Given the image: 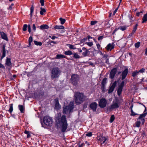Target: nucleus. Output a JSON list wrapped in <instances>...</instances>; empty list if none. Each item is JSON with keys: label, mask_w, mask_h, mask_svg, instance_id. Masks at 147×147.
I'll return each instance as SVG.
<instances>
[{"label": "nucleus", "mask_w": 147, "mask_h": 147, "mask_svg": "<svg viewBox=\"0 0 147 147\" xmlns=\"http://www.w3.org/2000/svg\"><path fill=\"white\" fill-rule=\"evenodd\" d=\"M75 102L77 105L82 103L86 99V96L82 93L77 92L74 94Z\"/></svg>", "instance_id": "f257e3e1"}, {"label": "nucleus", "mask_w": 147, "mask_h": 147, "mask_svg": "<svg viewBox=\"0 0 147 147\" xmlns=\"http://www.w3.org/2000/svg\"><path fill=\"white\" fill-rule=\"evenodd\" d=\"M59 123L61 126V131L63 132H65L67 128L68 124L65 115H63L62 116Z\"/></svg>", "instance_id": "f03ea898"}, {"label": "nucleus", "mask_w": 147, "mask_h": 147, "mask_svg": "<svg viewBox=\"0 0 147 147\" xmlns=\"http://www.w3.org/2000/svg\"><path fill=\"white\" fill-rule=\"evenodd\" d=\"M74 108V102H70L68 105L63 107V113L64 114L70 113L72 111Z\"/></svg>", "instance_id": "7ed1b4c3"}, {"label": "nucleus", "mask_w": 147, "mask_h": 147, "mask_svg": "<svg viewBox=\"0 0 147 147\" xmlns=\"http://www.w3.org/2000/svg\"><path fill=\"white\" fill-rule=\"evenodd\" d=\"M61 71L57 67L53 68L51 72V76L52 79L57 78L59 76Z\"/></svg>", "instance_id": "20e7f679"}, {"label": "nucleus", "mask_w": 147, "mask_h": 147, "mask_svg": "<svg viewBox=\"0 0 147 147\" xmlns=\"http://www.w3.org/2000/svg\"><path fill=\"white\" fill-rule=\"evenodd\" d=\"M43 122L45 125L51 126L52 125L53 120L51 117L49 116H45L43 118Z\"/></svg>", "instance_id": "39448f33"}, {"label": "nucleus", "mask_w": 147, "mask_h": 147, "mask_svg": "<svg viewBox=\"0 0 147 147\" xmlns=\"http://www.w3.org/2000/svg\"><path fill=\"white\" fill-rule=\"evenodd\" d=\"M147 114V113H146L142 114L140 115L138 119H140V120L141 121H137L136 123V127H138L140 126L141 122L142 124H143L144 121L145 119L144 118L145 116Z\"/></svg>", "instance_id": "423d86ee"}, {"label": "nucleus", "mask_w": 147, "mask_h": 147, "mask_svg": "<svg viewBox=\"0 0 147 147\" xmlns=\"http://www.w3.org/2000/svg\"><path fill=\"white\" fill-rule=\"evenodd\" d=\"M79 80V76L76 74H73L71 75V80L73 84L76 86L78 84Z\"/></svg>", "instance_id": "0eeeda50"}, {"label": "nucleus", "mask_w": 147, "mask_h": 147, "mask_svg": "<svg viewBox=\"0 0 147 147\" xmlns=\"http://www.w3.org/2000/svg\"><path fill=\"white\" fill-rule=\"evenodd\" d=\"M107 103V100L105 98L101 99L98 102V105L101 108H103L106 107Z\"/></svg>", "instance_id": "6e6552de"}, {"label": "nucleus", "mask_w": 147, "mask_h": 147, "mask_svg": "<svg viewBox=\"0 0 147 147\" xmlns=\"http://www.w3.org/2000/svg\"><path fill=\"white\" fill-rule=\"evenodd\" d=\"M119 107V105L117 101H113L112 104L109 107V109L111 110L114 109H117Z\"/></svg>", "instance_id": "1a4fd4ad"}, {"label": "nucleus", "mask_w": 147, "mask_h": 147, "mask_svg": "<svg viewBox=\"0 0 147 147\" xmlns=\"http://www.w3.org/2000/svg\"><path fill=\"white\" fill-rule=\"evenodd\" d=\"M98 105L95 102H93L89 105V107L94 112L96 111Z\"/></svg>", "instance_id": "9d476101"}, {"label": "nucleus", "mask_w": 147, "mask_h": 147, "mask_svg": "<svg viewBox=\"0 0 147 147\" xmlns=\"http://www.w3.org/2000/svg\"><path fill=\"white\" fill-rule=\"evenodd\" d=\"M117 71V69L116 68H114L111 70L109 75V77L111 79L114 78Z\"/></svg>", "instance_id": "9b49d317"}, {"label": "nucleus", "mask_w": 147, "mask_h": 147, "mask_svg": "<svg viewBox=\"0 0 147 147\" xmlns=\"http://www.w3.org/2000/svg\"><path fill=\"white\" fill-rule=\"evenodd\" d=\"M98 141L101 144H104L107 140V138L103 136L98 137Z\"/></svg>", "instance_id": "f8f14e48"}, {"label": "nucleus", "mask_w": 147, "mask_h": 147, "mask_svg": "<svg viewBox=\"0 0 147 147\" xmlns=\"http://www.w3.org/2000/svg\"><path fill=\"white\" fill-rule=\"evenodd\" d=\"M128 73V69H125L122 72L121 74V80H123L126 78Z\"/></svg>", "instance_id": "ddd939ff"}, {"label": "nucleus", "mask_w": 147, "mask_h": 147, "mask_svg": "<svg viewBox=\"0 0 147 147\" xmlns=\"http://www.w3.org/2000/svg\"><path fill=\"white\" fill-rule=\"evenodd\" d=\"M127 27L125 26H120L118 28L115 29L112 33L113 34H114L119 29H120L122 31H123L126 29Z\"/></svg>", "instance_id": "4468645a"}, {"label": "nucleus", "mask_w": 147, "mask_h": 147, "mask_svg": "<svg viewBox=\"0 0 147 147\" xmlns=\"http://www.w3.org/2000/svg\"><path fill=\"white\" fill-rule=\"evenodd\" d=\"M116 82H114L110 88L109 91L108 93H110L112 92L114 90L116 86Z\"/></svg>", "instance_id": "2eb2a0df"}, {"label": "nucleus", "mask_w": 147, "mask_h": 147, "mask_svg": "<svg viewBox=\"0 0 147 147\" xmlns=\"http://www.w3.org/2000/svg\"><path fill=\"white\" fill-rule=\"evenodd\" d=\"M5 48V45H4L2 47V55L1 57V60H2L5 56L6 49Z\"/></svg>", "instance_id": "dca6fc26"}, {"label": "nucleus", "mask_w": 147, "mask_h": 147, "mask_svg": "<svg viewBox=\"0 0 147 147\" xmlns=\"http://www.w3.org/2000/svg\"><path fill=\"white\" fill-rule=\"evenodd\" d=\"M114 45L113 43L112 44L111 43L109 44L106 47V49L108 50L111 51L112 49L114 48Z\"/></svg>", "instance_id": "f3484780"}, {"label": "nucleus", "mask_w": 147, "mask_h": 147, "mask_svg": "<svg viewBox=\"0 0 147 147\" xmlns=\"http://www.w3.org/2000/svg\"><path fill=\"white\" fill-rule=\"evenodd\" d=\"M55 109L57 110H59L61 108V106H60L58 100L57 99H55Z\"/></svg>", "instance_id": "a211bd4d"}, {"label": "nucleus", "mask_w": 147, "mask_h": 147, "mask_svg": "<svg viewBox=\"0 0 147 147\" xmlns=\"http://www.w3.org/2000/svg\"><path fill=\"white\" fill-rule=\"evenodd\" d=\"M1 38L7 41H8V39L6 34L3 32H2L1 34Z\"/></svg>", "instance_id": "6ab92c4d"}, {"label": "nucleus", "mask_w": 147, "mask_h": 147, "mask_svg": "<svg viewBox=\"0 0 147 147\" xmlns=\"http://www.w3.org/2000/svg\"><path fill=\"white\" fill-rule=\"evenodd\" d=\"M5 64L8 66H9L11 65V59L10 58H7Z\"/></svg>", "instance_id": "aec40b11"}, {"label": "nucleus", "mask_w": 147, "mask_h": 147, "mask_svg": "<svg viewBox=\"0 0 147 147\" xmlns=\"http://www.w3.org/2000/svg\"><path fill=\"white\" fill-rule=\"evenodd\" d=\"M54 28L55 29L61 30L63 29L64 28V27L62 25H56L55 26Z\"/></svg>", "instance_id": "412c9836"}, {"label": "nucleus", "mask_w": 147, "mask_h": 147, "mask_svg": "<svg viewBox=\"0 0 147 147\" xmlns=\"http://www.w3.org/2000/svg\"><path fill=\"white\" fill-rule=\"evenodd\" d=\"M138 26V25L137 24H136L134 26V27L133 29L132 32L131 33V34L129 35V36L133 35L134 33L135 32L137 28V26Z\"/></svg>", "instance_id": "4be33fe9"}, {"label": "nucleus", "mask_w": 147, "mask_h": 147, "mask_svg": "<svg viewBox=\"0 0 147 147\" xmlns=\"http://www.w3.org/2000/svg\"><path fill=\"white\" fill-rule=\"evenodd\" d=\"M40 29L44 30L48 29L49 26L47 25H42L40 26Z\"/></svg>", "instance_id": "5701e85b"}, {"label": "nucleus", "mask_w": 147, "mask_h": 147, "mask_svg": "<svg viewBox=\"0 0 147 147\" xmlns=\"http://www.w3.org/2000/svg\"><path fill=\"white\" fill-rule=\"evenodd\" d=\"M147 21V13L144 15L143 18L142 23H144L146 22Z\"/></svg>", "instance_id": "b1692460"}, {"label": "nucleus", "mask_w": 147, "mask_h": 147, "mask_svg": "<svg viewBox=\"0 0 147 147\" xmlns=\"http://www.w3.org/2000/svg\"><path fill=\"white\" fill-rule=\"evenodd\" d=\"M18 107L20 112L22 113H23L24 110V107L22 105H18Z\"/></svg>", "instance_id": "393cba45"}, {"label": "nucleus", "mask_w": 147, "mask_h": 147, "mask_svg": "<svg viewBox=\"0 0 147 147\" xmlns=\"http://www.w3.org/2000/svg\"><path fill=\"white\" fill-rule=\"evenodd\" d=\"M139 73V72L136 70L135 71L132 73V76L134 78Z\"/></svg>", "instance_id": "a878e982"}, {"label": "nucleus", "mask_w": 147, "mask_h": 147, "mask_svg": "<svg viewBox=\"0 0 147 147\" xmlns=\"http://www.w3.org/2000/svg\"><path fill=\"white\" fill-rule=\"evenodd\" d=\"M13 104H11L9 105V109L8 111L10 113H11L13 110Z\"/></svg>", "instance_id": "bb28decb"}, {"label": "nucleus", "mask_w": 147, "mask_h": 147, "mask_svg": "<svg viewBox=\"0 0 147 147\" xmlns=\"http://www.w3.org/2000/svg\"><path fill=\"white\" fill-rule=\"evenodd\" d=\"M107 80V78H105L102 80V82H101V84H102V86L103 87L105 86V84H106V83Z\"/></svg>", "instance_id": "cd10ccee"}, {"label": "nucleus", "mask_w": 147, "mask_h": 147, "mask_svg": "<svg viewBox=\"0 0 147 147\" xmlns=\"http://www.w3.org/2000/svg\"><path fill=\"white\" fill-rule=\"evenodd\" d=\"M57 59H60L61 58H65L66 56L64 55L61 54H58L56 55Z\"/></svg>", "instance_id": "c85d7f7f"}, {"label": "nucleus", "mask_w": 147, "mask_h": 147, "mask_svg": "<svg viewBox=\"0 0 147 147\" xmlns=\"http://www.w3.org/2000/svg\"><path fill=\"white\" fill-rule=\"evenodd\" d=\"M34 43L35 45L37 46H41L42 45V43L40 42H38L36 40L34 41Z\"/></svg>", "instance_id": "c756f323"}, {"label": "nucleus", "mask_w": 147, "mask_h": 147, "mask_svg": "<svg viewBox=\"0 0 147 147\" xmlns=\"http://www.w3.org/2000/svg\"><path fill=\"white\" fill-rule=\"evenodd\" d=\"M122 89L123 88H122L121 87H119L117 91V94L119 96L121 95L122 90Z\"/></svg>", "instance_id": "7c9ffc66"}, {"label": "nucleus", "mask_w": 147, "mask_h": 147, "mask_svg": "<svg viewBox=\"0 0 147 147\" xmlns=\"http://www.w3.org/2000/svg\"><path fill=\"white\" fill-rule=\"evenodd\" d=\"M64 53L66 55H71L73 54L72 52L71 51H68L64 52Z\"/></svg>", "instance_id": "2f4dec72"}, {"label": "nucleus", "mask_w": 147, "mask_h": 147, "mask_svg": "<svg viewBox=\"0 0 147 147\" xmlns=\"http://www.w3.org/2000/svg\"><path fill=\"white\" fill-rule=\"evenodd\" d=\"M72 54L73 55L75 59H79L81 57L79 55L76 53H74Z\"/></svg>", "instance_id": "473e14b6"}, {"label": "nucleus", "mask_w": 147, "mask_h": 147, "mask_svg": "<svg viewBox=\"0 0 147 147\" xmlns=\"http://www.w3.org/2000/svg\"><path fill=\"white\" fill-rule=\"evenodd\" d=\"M89 51L88 50H86L84 52L82 53V55L84 57L87 56V54Z\"/></svg>", "instance_id": "72a5a7b5"}, {"label": "nucleus", "mask_w": 147, "mask_h": 147, "mask_svg": "<svg viewBox=\"0 0 147 147\" xmlns=\"http://www.w3.org/2000/svg\"><path fill=\"white\" fill-rule=\"evenodd\" d=\"M40 9L41 10L40 11V14L41 15H43L44 14V13L46 12V10L44 8H43L42 7H41Z\"/></svg>", "instance_id": "f704fd0d"}, {"label": "nucleus", "mask_w": 147, "mask_h": 147, "mask_svg": "<svg viewBox=\"0 0 147 147\" xmlns=\"http://www.w3.org/2000/svg\"><path fill=\"white\" fill-rule=\"evenodd\" d=\"M127 17L130 20V22H132L134 21V20H132L133 17L132 15L129 14L127 16Z\"/></svg>", "instance_id": "c9c22d12"}, {"label": "nucleus", "mask_w": 147, "mask_h": 147, "mask_svg": "<svg viewBox=\"0 0 147 147\" xmlns=\"http://www.w3.org/2000/svg\"><path fill=\"white\" fill-rule=\"evenodd\" d=\"M59 20L61 22V24L62 25L64 24L65 22V20L62 18H59Z\"/></svg>", "instance_id": "e433bc0d"}, {"label": "nucleus", "mask_w": 147, "mask_h": 147, "mask_svg": "<svg viewBox=\"0 0 147 147\" xmlns=\"http://www.w3.org/2000/svg\"><path fill=\"white\" fill-rule=\"evenodd\" d=\"M67 45L68 46L70 49H75L76 48L73 45L71 44H67Z\"/></svg>", "instance_id": "4c0bfd02"}, {"label": "nucleus", "mask_w": 147, "mask_h": 147, "mask_svg": "<svg viewBox=\"0 0 147 147\" xmlns=\"http://www.w3.org/2000/svg\"><path fill=\"white\" fill-rule=\"evenodd\" d=\"M32 40L33 39L32 37V36L30 37L28 39V43L29 46L31 45V42L32 41Z\"/></svg>", "instance_id": "58836bf2"}, {"label": "nucleus", "mask_w": 147, "mask_h": 147, "mask_svg": "<svg viewBox=\"0 0 147 147\" xmlns=\"http://www.w3.org/2000/svg\"><path fill=\"white\" fill-rule=\"evenodd\" d=\"M115 119V117L114 115H112L110 117V122L111 123H112L114 120Z\"/></svg>", "instance_id": "ea45409f"}, {"label": "nucleus", "mask_w": 147, "mask_h": 147, "mask_svg": "<svg viewBox=\"0 0 147 147\" xmlns=\"http://www.w3.org/2000/svg\"><path fill=\"white\" fill-rule=\"evenodd\" d=\"M34 10V8L33 5H32L30 7V16L31 17L32 16V13L33 12Z\"/></svg>", "instance_id": "a19ab883"}, {"label": "nucleus", "mask_w": 147, "mask_h": 147, "mask_svg": "<svg viewBox=\"0 0 147 147\" xmlns=\"http://www.w3.org/2000/svg\"><path fill=\"white\" fill-rule=\"evenodd\" d=\"M28 27V25L26 24H25L24 25L23 28V30L24 31H25L27 30V28Z\"/></svg>", "instance_id": "79ce46f5"}, {"label": "nucleus", "mask_w": 147, "mask_h": 147, "mask_svg": "<svg viewBox=\"0 0 147 147\" xmlns=\"http://www.w3.org/2000/svg\"><path fill=\"white\" fill-rule=\"evenodd\" d=\"M124 84V81L122 82L119 86V87H121L123 88Z\"/></svg>", "instance_id": "37998d69"}, {"label": "nucleus", "mask_w": 147, "mask_h": 147, "mask_svg": "<svg viewBox=\"0 0 147 147\" xmlns=\"http://www.w3.org/2000/svg\"><path fill=\"white\" fill-rule=\"evenodd\" d=\"M85 43L89 47H91L93 45V43L92 42H86Z\"/></svg>", "instance_id": "c03bdc74"}, {"label": "nucleus", "mask_w": 147, "mask_h": 147, "mask_svg": "<svg viewBox=\"0 0 147 147\" xmlns=\"http://www.w3.org/2000/svg\"><path fill=\"white\" fill-rule=\"evenodd\" d=\"M98 22L96 21H91L90 23V24L91 25H93L95 24Z\"/></svg>", "instance_id": "a18cd8bd"}, {"label": "nucleus", "mask_w": 147, "mask_h": 147, "mask_svg": "<svg viewBox=\"0 0 147 147\" xmlns=\"http://www.w3.org/2000/svg\"><path fill=\"white\" fill-rule=\"evenodd\" d=\"M86 136L89 137H91L92 136V132H89L86 134Z\"/></svg>", "instance_id": "49530a36"}, {"label": "nucleus", "mask_w": 147, "mask_h": 147, "mask_svg": "<svg viewBox=\"0 0 147 147\" xmlns=\"http://www.w3.org/2000/svg\"><path fill=\"white\" fill-rule=\"evenodd\" d=\"M140 46V42H138L136 43L135 45V46L136 48H138Z\"/></svg>", "instance_id": "de8ad7c7"}, {"label": "nucleus", "mask_w": 147, "mask_h": 147, "mask_svg": "<svg viewBox=\"0 0 147 147\" xmlns=\"http://www.w3.org/2000/svg\"><path fill=\"white\" fill-rule=\"evenodd\" d=\"M108 55L107 54H105L103 55V57H102V58L106 59L108 58Z\"/></svg>", "instance_id": "09e8293b"}, {"label": "nucleus", "mask_w": 147, "mask_h": 147, "mask_svg": "<svg viewBox=\"0 0 147 147\" xmlns=\"http://www.w3.org/2000/svg\"><path fill=\"white\" fill-rule=\"evenodd\" d=\"M104 37L103 36H100L98 37V40L99 41L102 40L103 39Z\"/></svg>", "instance_id": "8fccbe9b"}, {"label": "nucleus", "mask_w": 147, "mask_h": 147, "mask_svg": "<svg viewBox=\"0 0 147 147\" xmlns=\"http://www.w3.org/2000/svg\"><path fill=\"white\" fill-rule=\"evenodd\" d=\"M145 70V69L144 68H142L141 69H140L138 72H139L141 73H143L144 72Z\"/></svg>", "instance_id": "3c124183"}, {"label": "nucleus", "mask_w": 147, "mask_h": 147, "mask_svg": "<svg viewBox=\"0 0 147 147\" xmlns=\"http://www.w3.org/2000/svg\"><path fill=\"white\" fill-rule=\"evenodd\" d=\"M131 115L134 116L136 115H137V113H136L134 112L133 110H131Z\"/></svg>", "instance_id": "603ef678"}, {"label": "nucleus", "mask_w": 147, "mask_h": 147, "mask_svg": "<svg viewBox=\"0 0 147 147\" xmlns=\"http://www.w3.org/2000/svg\"><path fill=\"white\" fill-rule=\"evenodd\" d=\"M40 3L41 5L42 6H43L44 5V0H40Z\"/></svg>", "instance_id": "864d4df0"}, {"label": "nucleus", "mask_w": 147, "mask_h": 147, "mask_svg": "<svg viewBox=\"0 0 147 147\" xmlns=\"http://www.w3.org/2000/svg\"><path fill=\"white\" fill-rule=\"evenodd\" d=\"M33 30L34 32L36 30V27L34 24H33L32 25Z\"/></svg>", "instance_id": "5fc2aeb1"}, {"label": "nucleus", "mask_w": 147, "mask_h": 147, "mask_svg": "<svg viewBox=\"0 0 147 147\" xmlns=\"http://www.w3.org/2000/svg\"><path fill=\"white\" fill-rule=\"evenodd\" d=\"M28 32L30 33L31 32V28L30 25H29L28 27Z\"/></svg>", "instance_id": "6e6d98bb"}, {"label": "nucleus", "mask_w": 147, "mask_h": 147, "mask_svg": "<svg viewBox=\"0 0 147 147\" xmlns=\"http://www.w3.org/2000/svg\"><path fill=\"white\" fill-rule=\"evenodd\" d=\"M49 37L51 38L52 40H54L55 38H58V37H56L55 36H49Z\"/></svg>", "instance_id": "4d7b16f0"}, {"label": "nucleus", "mask_w": 147, "mask_h": 147, "mask_svg": "<svg viewBox=\"0 0 147 147\" xmlns=\"http://www.w3.org/2000/svg\"><path fill=\"white\" fill-rule=\"evenodd\" d=\"M118 7H119V6L114 11V12L113 13V15L114 16L115 15V13H116V12H117V10H118Z\"/></svg>", "instance_id": "13d9d810"}, {"label": "nucleus", "mask_w": 147, "mask_h": 147, "mask_svg": "<svg viewBox=\"0 0 147 147\" xmlns=\"http://www.w3.org/2000/svg\"><path fill=\"white\" fill-rule=\"evenodd\" d=\"M96 46L98 49V50H100V45L99 44L97 43L96 44Z\"/></svg>", "instance_id": "bf43d9fd"}, {"label": "nucleus", "mask_w": 147, "mask_h": 147, "mask_svg": "<svg viewBox=\"0 0 147 147\" xmlns=\"http://www.w3.org/2000/svg\"><path fill=\"white\" fill-rule=\"evenodd\" d=\"M98 53H99L101 55H102L103 56V55H104V54H103V53H102V52L101 51H100V50H99L98 51Z\"/></svg>", "instance_id": "052dcab7"}, {"label": "nucleus", "mask_w": 147, "mask_h": 147, "mask_svg": "<svg viewBox=\"0 0 147 147\" xmlns=\"http://www.w3.org/2000/svg\"><path fill=\"white\" fill-rule=\"evenodd\" d=\"M109 58H107L106 59V61H105V63H107V64H108L109 63Z\"/></svg>", "instance_id": "680f3d73"}, {"label": "nucleus", "mask_w": 147, "mask_h": 147, "mask_svg": "<svg viewBox=\"0 0 147 147\" xmlns=\"http://www.w3.org/2000/svg\"><path fill=\"white\" fill-rule=\"evenodd\" d=\"M14 5V4L13 3H11V5L9 7V9L11 10L12 9V6H13Z\"/></svg>", "instance_id": "e2e57ef3"}, {"label": "nucleus", "mask_w": 147, "mask_h": 147, "mask_svg": "<svg viewBox=\"0 0 147 147\" xmlns=\"http://www.w3.org/2000/svg\"><path fill=\"white\" fill-rule=\"evenodd\" d=\"M50 43H53L54 44H57L58 42H55V41H51Z\"/></svg>", "instance_id": "0e129e2a"}, {"label": "nucleus", "mask_w": 147, "mask_h": 147, "mask_svg": "<svg viewBox=\"0 0 147 147\" xmlns=\"http://www.w3.org/2000/svg\"><path fill=\"white\" fill-rule=\"evenodd\" d=\"M24 133L27 135L29 133V131H28L25 130L24 132Z\"/></svg>", "instance_id": "69168bd1"}, {"label": "nucleus", "mask_w": 147, "mask_h": 147, "mask_svg": "<svg viewBox=\"0 0 147 147\" xmlns=\"http://www.w3.org/2000/svg\"><path fill=\"white\" fill-rule=\"evenodd\" d=\"M0 68H4L5 67L2 64L0 63Z\"/></svg>", "instance_id": "338daca9"}, {"label": "nucleus", "mask_w": 147, "mask_h": 147, "mask_svg": "<svg viewBox=\"0 0 147 147\" xmlns=\"http://www.w3.org/2000/svg\"><path fill=\"white\" fill-rule=\"evenodd\" d=\"M82 49L83 51H85L86 50H87L85 47H83L82 48Z\"/></svg>", "instance_id": "774afa93"}]
</instances>
